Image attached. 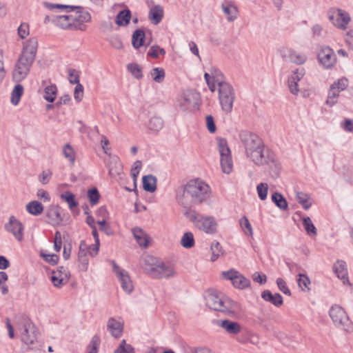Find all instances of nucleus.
Segmentation results:
<instances>
[{
	"instance_id": "nucleus-14",
	"label": "nucleus",
	"mask_w": 353,
	"mask_h": 353,
	"mask_svg": "<svg viewBox=\"0 0 353 353\" xmlns=\"http://www.w3.org/2000/svg\"><path fill=\"white\" fill-rule=\"evenodd\" d=\"M328 19L336 27L341 30L346 29L350 21L349 14L341 9H334L328 12Z\"/></svg>"
},
{
	"instance_id": "nucleus-55",
	"label": "nucleus",
	"mask_w": 353,
	"mask_h": 353,
	"mask_svg": "<svg viewBox=\"0 0 353 353\" xmlns=\"http://www.w3.org/2000/svg\"><path fill=\"white\" fill-rule=\"evenodd\" d=\"M44 6L49 10H54V8L65 9L66 12H72L74 10L75 6H66L57 3H51L48 2H44Z\"/></svg>"
},
{
	"instance_id": "nucleus-17",
	"label": "nucleus",
	"mask_w": 353,
	"mask_h": 353,
	"mask_svg": "<svg viewBox=\"0 0 353 353\" xmlns=\"http://www.w3.org/2000/svg\"><path fill=\"white\" fill-rule=\"evenodd\" d=\"M318 60L325 68L330 69L336 63V57L332 49L325 47L318 53Z\"/></svg>"
},
{
	"instance_id": "nucleus-9",
	"label": "nucleus",
	"mask_w": 353,
	"mask_h": 353,
	"mask_svg": "<svg viewBox=\"0 0 353 353\" xmlns=\"http://www.w3.org/2000/svg\"><path fill=\"white\" fill-rule=\"evenodd\" d=\"M112 267L122 290L128 294L131 293L134 285L128 272L119 267L114 261H112Z\"/></svg>"
},
{
	"instance_id": "nucleus-32",
	"label": "nucleus",
	"mask_w": 353,
	"mask_h": 353,
	"mask_svg": "<svg viewBox=\"0 0 353 353\" xmlns=\"http://www.w3.org/2000/svg\"><path fill=\"white\" fill-rule=\"evenodd\" d=\"M26 210L28 213L34 216L41 214L43 211V205L37 201H32L26 205Z\"/></svg>"
},
{
	"instance_id": "nucleus-33",
	"label": "nucleus",
	"mask_w": 353,
	"mask_h": 353,
	"mask_svg": "<svg viewBox=\"0 0 353 353\" xmlns=\"http://www.w3.org/2000/svg\"><path fill=\"white\" fill-rule=\"evenodd\" d=\"M62 152L65 159L70 162V165L73 166L76 160V152L70 143H66L63 146Z\"/></svg>"
},
{
	"instance_id": "nucleus-7",
	"label": "nucleus",
	"mask_w": 353,
	"mask_h": 353,
	"mask_svg": "<svg viewBox=\"0 0 353 353\" xmlns=\"http://www.w3.org/2000/svg\"><path fill=\"white\" fill-rule=\"evenodd\" d=\"M219 99L222 110L226 113L232 110L235 93L233 87L229 83L221 84L218 86Z\"/></svg>"
},
{
	"instance_id": "nucleus-15",
	"label": "nucleus",
	"mask_w": 353,
	"mask_h": 353,
	"mask_svg": "<svg viewBox=\"0 0 353 353\" xmlns=\"http://www.w3.org/2000/svg\"><path fill=\"white\" fill-rule=\"evenodd\" d=\"M4 228L5 230L11 233L18 241H21L23 239L24 227L14 216H10L9 221L5 224Z\"/></svg>"
},
{
	"instance_id": "nucleus-52",
	"label": "nucleus",
	"mask_w": 353,
	"mask_h": 353,
	"mask_svg": "<svg viewBox=\"0 0 353 353\" xmlns=\"http://www.w3.org/2000/svg\"><path fill=\"white\" fill-rule=\"evenodd\" d=\"M299 277L297 279V283L299 288L303 291H305L306 289L309 290V285L310 284V279L304 274H299Z\"/></svg>"
},
{
	"instance_id": "nucleus-54",
	"label": "nucleus",
	"mask_w": 353,
	"mask_h": 353,
	"mask_svg": "<svg viewBox=\"0 0 353 353\" xmlns=\"http://www.w3.org/2000/svg\"><path fill=\"white\" fill-rule=\"evenodd\" d=\"M44 6L49 10H54V8L65 9L66 12H72L74 10L75 6H66L57 3H51L48 2H44Z\"/></svg>"
},
{
	"instance_id": "nucleus-30",
	"label": "nucleus",
	"mask_w": 353,
	"mask_h": 353,
	"mask_svg": "<svg viewBox=\"0 0 353 353\" xmlns=\"http://www.w3.org/2000/svg\"><path fill=\"white\" fill-rule=\"evenodd\" d=\"M272 201L281 210L285 211L288 208V204L285 197L279 192H275L271 196Z\"/></svg>"
},
{
	"instance_id": "nucleus-39",
	"label": "nucleus",
	"mask_w": 353,
	"mask_h": 353,
	"mask_svg": "<svg viewBox=\"0 0 353 353\" xmlns=\"http://www.w3.org/2000/svg\"><path fill=\"white\" fill-rule=\"evenodd\" d=\"M199 94L188 90L183 94V99L188 106H194L196 104Z\"/></svg>"
},
{
	"instance_id": "nucleus-61",
	"label": "nucleus",
	"mask_w": 353,
	"mask_h": 353,
	"mask_svg": "<svg viewBox=\"0 0 353 353\" xmlns=\"http://www.w3.org/2000/svg\"><path fill=\"white\" fill-rule=\"evenodd\" d=\"M83 95V87L81 84H77L74 91V98L77 101H81Z\"/></svg>"
},
{
	"instance_id": "nucleus-20",
	"label": "nucleus",
	"mask_w": 353,
	"mask_h": 353,
	"mask_svg": "<svg viewBox=\"0 0 353 353\" xmlns=\"http://www.w3.org/2000/svg\"><path fill=\"white\" fill-rule=\"evenodd\" d=\"M46 216L48 218V223L59 225L62 221L59 205H51L46 210Z\"/></svg>"
},
{
	"instance_id": "nucleus-44",
	"label": "nucleus",
	"mask_w": 353,
	"mask_h": 353,
	"mask_svg": "<svg viewBox=\"0 0 353 353\" xmlns=\"http://www.w3.org/2000/svg\"><path fill=\"white\" fill-rule=\"evenodd\" d=\"M239 224L245 235L249 236H252V235H253L252 228V225H251L248 219L247 218V216H243L240 219Z\"/></svg>"
},
{
	"instance_id": "nucleus-8",
	"label": "nucleus",
	"mask_w": 353,
	"mask_h": 353,
	"mask_svg": "<svg viewBox=\"0 0 353 353\" xmlns=\"http://www.w3.org/2000/svg\"><path fill=\"white\" fill-rule=\"evenodd\" d=\"M329 314L335 325L348 331L350 328V321L344 309L339 305H332L329 311Z\"/></svg>"
},
{
	"instance_id": "nucleus-63",
	"label": "nucleus",
	"mask_w": 353,
	"mask_h": 353,
	"mask_svg": "<svg viewBox=\"0 0 353 353\" xmlns=\"http://www.w3.org/2000/svg\"><path fill=\"white\" fill-rule=\"evenodd\" d=\"M52 175V172L50 170H43L39 176V181L42 184H47Z\"/></svg>"
},
{
	"instance_id": "nucleus-58",
	"label": "nucleus",
	"mask_w": 353,
	"mask_h": 353,
	"mask_svg": "<svg viewBox=\"0 0 353 353\" xmlns=\"http://www.w3.org/2000/svg\"><path fill=\"white\" fill-rule=\"evenodd\" d=\"M41 257L48 263L54 265H56L59 261V256L55 254H41Z\"/></svg>"
},
{
	"instance_id": "nucleus-53",
	"label": "nucleus",
	"mask_w": 353,
	"mask_h": 353,
	"mask_svg": "<svg viewBox=\"0 0 353 353\" xmlns=\"http://www.w3.org/2000/svg\"><path fill=\"white\" fill-rule=\"evenodd\" d=\"M256 191L259 199L262 201L266 199L268 192V185L266 183H260L256 186Z\"/></svg>"
},
{
	"instance_id": "nucleus-6",
	"label": "nucleus",
	"mask_w": 353,
	"mask_h": 353,
	"mask_svg": "<svg viewBox=\"0 0 353 353\" xmlns=\"http://www.w3.org/2000/svg\"><path fill=\"white\" fill-rule=\"evenodd\" d=\"M185 216L195 227L208 234H214L216 231L217 223L213 216H204L198 214L195 210L187 209Z\"/></svg>"
},
{
	"instance_id": "nucleus-18",
	"label": "nucleus",
	"mask_w": 353,
	"mask_h": 353,
	"mask_svg": "<svg viewBox=\"0 0 353 353\" xmlns=\"http://www.w3.org/2000/svg\"><path fill=\"white\" fill-rule=\"evenodd\" d=\"M70 274L67 268L60 266L57 271H52L51 281L53 285L56 288H61L67 283Z\"/></svg>"
},
{
	"instance_id": "nucleus-46",
	"label": "nucleus",
	"mask_w": 353,
	"mask_h": 353,
	"mask_svg": "<svg viewBox=\"0 0 353 353\" xmlns=\"http://www.w3.org/2000/svg\"><path fill=\"white\" fill-rule=\"evenodd\" d=\"M128 70L137 79H141L143 77L141 68L136 63H129L127 65Z\"/></svg>"
},
{
	"instance_id": "nucleus-27",
	"label": "nucleus",
	"mask_w": 353,
	"mask_h": 353,
	"mask_svg": "<svg viewBox=\"0 0 353 353\" xmlns=\"http://www.w3.org/2000/svg\"><path fill=\"white\" fill-rule=\"evenodd\" d=\"M132 17L129 9L121 10L116 17L115 23L119 26H126L129 24Z\"/></svg>"
},
{
	"instance_id": "nucleus-13",
	"label": "nucleus",
	"mask_w": 353,
	"mask_h": 353,
	"mask_svg": "<svg viewBox=\"0 0 353 353\" xmlns=\"http://www.w3.org/2000/svg\"><path fill=\"white\" fill-rule=\"evenodd\" d=\"M74 10H77L72 15L73 30L84 31L86 29L85 23L90 21L91 16L87 11L83 10L81 7L75 6Z\"/></svg>"
},
{
	"instance_id": "nucleus-19",
	"label": "nucleus",
	"mask_w": 353,
	"mask_h": 353,
	"mask_svg": "<svg viewBox=\"0 0 353 353\" xmlns=\"http://www.w3.org/2000/svg\"><path fill=\"white\" fill-rule=\"evenodd\" d=\"M333 271L339 279H340L344 284H349L348 273L346 263L342 260H338L333 265Z\"/></svg>"
},
{
	"instance_id": "nucleus-36",
	"label": "nucleus",
	"mask_w": 353,
	"mask_h": 353,
	"mask_svg": "<svg viewBox=\"0 0 353 353\" xmlns=\"http://www.w3.org/2000/svg\"><path fill=\"white\" fill-rule=\"evenodd\" d=\"M340 92L335 87L330 85L325 103L330 107L334 105L337 103V99Z\"/></svg>"
},
{
	"instance_id": "nucleus-51",
	"label": "nucleus",
	"mask_w": 353,
	"mask_h": 353,
	"mask_svg": "<svg viewBox=\"0 0 353 353\" xmlns=\"http://www.w3.org/2000/svg\"><path fill=\"white\" fill-rule=\"evenodd\" d=\"M212 74V80L216 81V85L220 86L221 84L226 83L222 72L217 68H212L210 70Z\"/></svg>"
},
{
	"instance_id": "nucleus-10",
	"label": "nucleus",
	"mask_w": 353,
	"mask_h": 353,
	"mask_svg": "<svg viewBox=\"0 0 353 353\" xmlns=\"http://www.w3.org/2000/svg\"><path fill=\"white\" fill-rule=\"evenodd\" d=\"M218 147L222 170L224 173L229 174L232 170V159L226 140L225 139H219Z\"/></svg>"
},
{
	"instance_id": "nucleus-40",
	"label": "nucleus",
	"mask_w": 353,
	"mask_h": 353,
	"mask_svg": "<svg viewBox=\"0 0 353 353\" xmlns=\"http://www.w3.org/2000/svg\"><path fill=\"white\" fill-rule=\"evenodd\" d=\"M23 93V87L21 84H17L14 86L11 94V103L17 105L20 101V99Z\"/></svg>"
},
{
	"instance_id": "nucleus-24",
	"label": "nucleus",
	"mask_w": 353,
	"mask_h": 353,
	"mask_svg": "<svg viewBox=\"0 0 353 353\" xmlns=\"http://www.w3.org/2000/svg\"><path fill=\"white\" fill-rule=\"evenodd\" d=\"M221 6L228 21H233L237 18L238 10L233 3L225 2L222 3Z\"/></svg>"
},
{
	"instance_id": "nucleus-12",
	"label": "nucleus",
	"mask_w": 353,
	"mask_h": 353,
	"mask_svg": "<svg viewBox=\"0 0 353 353\" xmlns=\"http://www.w3.org/2000/svg\"><path fill=\"white\" fill-rule=\"evenodd\" d=\"M222 276L226 280L231 281L233 286L238 289L243 290L250 285V281L234 269L223 272Z\"/></svg>"
},
{
	"instance_id": "nucleus-25",
	"label": "nucleus",
	"mask_w": 353,
	"mask_h": 353,
	"mask_svg": "<svg viewBox=\"0 0 353 353\" xmlns=\"http://www.w3.org/2000/svg\"><path fill=\"white\" fill-rule=\"evenodd\" d=\"M159 262L158 259L152 255L145 256L143 259L142 265L144 272L148 276H150V270H154Z\"/></svg>"
},
{
	"instance_id": "nucleus-64",
	"label": "nucleus",
	"mask_w": 353,
	"mask_h": 353,
	"mask_svg": "<svg viewBox=\"0 0 353 353\" xmlns=\"http://www.w3.org/2000/svg\"><path fill=\"white\" fill-rule=\"evenodd\" d=\"M18 34L21 39H24L29 34V26L27 23H21L18 28Z\"/></svg>"
},
{
	"instance_id": "nucleus-29",
	"label": "nucleus",
	"mask_w": 353,
	"mask_h": 353,
	"mask_svg": "<svg viewBox=\"0 0 353 353\" xmlns=\"http://www.w3.org/2000/svg\"><path fill=\"white\" fill-rule=\"evenodd\" d=\"M221 326L229 334H237L241 332V327L239 323L231 321L230 320H223L221 323Z\"/></svg>"
},
{
	"instance_id": "nucleus-1",
	"label": "nucleus",
	"mask_w": 353,
	"mask_h": 353,
	"mask_svg": "<svg viewBox=\"0 0 353 353\" xmlns=\"http://www.w3.org/2000/svg\"><path fill=\"white\" fill-rule=\"evenodd\" d=\"M239 139L245 149L246 157L256 165L277 166L278 161L274 152L265 148L263 140L257 134L244 130L239 133Z\"/></svg>"
},
{
	"instance_id": "nucleus-56",
	"label": "nucleus",
	"mask_w": 353,
	"mask_h": 353,
	"mask_svg": "<svg viewBox=\"0 0 353 353\" xmlns=\"http://www.w3.org/2000/svg\"><path fill=\"white\" fill-rule=\"evenodd\" d=\"M331 86L335 87V88L339 90V92L343 91L348 86V80L345 77L341 78L334 81Z\"/></svg>"
},
{
	"instance_id": "nucleus-21",
	"label": "nucleus",
	"mask_w": 353,
	"mask_h": 353,
	"mask_svg": "<svg viewBox=\"0 0 353 353\" xmlns=\"http://www.w3.org/2000/svg\"><path fill=\"white\" fill-rule=\"evenodd\" d=\"M52 21L61 29L73 30L71 14L54 17Z\"/></svg>"
},
{
	"instance_id": "nucleus-23",
	"label": "nucleus",
	"mask_w": 353,
	"mask_h": 353,
	"mask_svg": "<svg viewBox=\"0 0 353 353\" xmlns=\"http://www.w3.org/2000/svg\"><path fill=\"white\" fill-rule=\"evenodd\" d=\"M149 19L154 24H159L163 17V9L160 5L153 6L149 11Z\"/></svg>"
},
{
	"instance_id": "nucleus-49",
	"label": "nucleus",
	"mask_w": 353,
	"mask_h": 353,
	"mask_svg": "<svg viewBox=\"0 0 353 353\" xmlns=\"http://www.w3.org/2000/svg\"><path fill=\"white\" fill-rule=\"evenodd\" d=\"M87 196L92 206L96 205L99 203L100 195L96 188L88 190Z\"/></svg>"
},
{
	"instance_id": "nucleus-4",
	"label": "nucleus",
	"mask_w": 353,
	"mask_h": 353,
	"mask_svg": "<svg viewBox=\"0 0 353 353\" xmlns=\"http://www.w3.org/2000/svg\"><path fill=\"white\" fill-rule=\"evenodd\" d=\"M205 304L209 308L228 315H233L239 312L241 310L239 303L215 292H208L205 296Z\"/></svg>"
},
{
	"instance_id": "nucleus-5",
	"label": "nucleus",
	"mask_w": 353,
	"mask_h": 353,
	"mask_svg": "<svg viewBox=\"0 0 353 353\" xmlns=\"http://www.w3.org/2000/svg\"><path fill=\"white\" fill-rule=\"evenodd\" d=\"M16 325L20 339L23 343L30 347L37 342V328L28 317L25 316L17 317Z\"/></svg>"
},
{
	"instance_id": "nucleus-57",
	"label": "nucleus",
	"mask_w": 353,
	"mask_h": 353,
	"mask_svg": "<svg viewBox=\"0 0 353 353\" xmlns=\"http://www.w3.org/2000/svg\"><path fill=\"white\" fill-rule=\"evenodd\" d=\"M276 284L279 290H281L283 294L288 296L291 295V292L288 288L286 282L285 281L284 279H283L282 278H278L276 279Z\"/></svg>"
},
{
	"instance_id": "nucleus-60",
	"label": "nucleus",
	"mask_w": 353,
	"mask_h": 353,
	"mask_svg": "<svg viewBox=\"0 0 353 353\" xmlns=\"http://www.w3.org/2000/svg\"><path fill=\"white\" fill-rule=\"evenodd\" d=\"M206 120V126L208 131L210 133H214L216 132V128L214 122V117L212 115H208L205 118Z\"/></svg>"
},
{
	"instance_id": "nucleus-41",
	"label": "nucleus",
	"mask_w": 353,
	"mask_h": 353,
	"mask_svg": "<svg viewBox=\"0 0 353 353\" xmlns=\"http://www.w3.org/2000/svg\"><path fill=\"white\" fill-rule=\"evenodd\" d=\"M135 348L130 344L127 343L125 339L121 341L118 347L113 353H135Z\"/></svg>"
},
{
	"instance_id": "nucleus-43",
	"label": "nucleus",
	"mask_w": 353,
	"mask_h": 353,
	"mask_svg": "<svg viewBox=\"0 0 353 353\" xmlns=\"http://www.w3.org/2000/svg\"><path fill=\"white\" fill-rule=\"evenodd\" d=\"M297 201L305 210H308L312 204L309 203L310 196L303 192H297L296 194Z\"/></svg>"
},
{
	"instance_id": "nucleus-3",
	"label": "nucleus",
	"mask_w": 353,
	"mask_h": 353,
	"mask_svg": "<svg viewBox=\"0 0 353 353\" xmlns=\"http://www.w3.org/2000/svg\"><path fill=\"white\" fill-rule=\"evenodd\" d=\"M38 41L34 37L30 38L23 43L22 51L16 61L12 72L13 79L17 82L23 80L29 74L37 51Z\"/></svg>"
},
{
	"instance_id": "nucleus-48",
	"label": "nucleus",
	"mask_w": 353,
	"mask_h": 353,
	"mask_svg": "<svg viewBox=\"0 0 353 353\" xmlns=\"http://www.w3.org/2000/svg\"><path fill=\"white\" fill-rule=\"evenodd\" d=\"M151 77L154 81L161 83L165 79V72L163 68H154L150 72Z\"/></svg>"
},
{
	"instance_id": "nucleus-37",
	"label": "nucleus",
	"mask_w": 353,
	"mask_h": 353,
	"mask_svg": "<svg viewBox=\"0 0 353 353\" xmlns=\"http://www.w3.org/2000/svg\"><path fill=\"white\" fill-rule=\"evenodd\" d=\"M163 127V121L158 117H152L148 123V128L150 131L159 132Z\"/></svg>"
},
{
	"instance_id": "nucleus-26",
	"label": "nucleus",
	"mask_w": 353,
	"mask_h": 353,
	"mask_svg": "<svg viewBox=\"0 0 353 353\" xmlns=\"http://www.w3.org/2000/svg\"><path fill=\"white\" fill-rule=\"evenodd\" d=\"M124 328V321L119 318L115 319L112 318V336L116 339L120 338L123 335Z\"/></svg>"
},
{
	"instance_id": "nucleus-16",
	"label": "nucleus",
	"mask_w": 353,
	"mask_h": 353,
	"mask_svg": "<svg viewBox=\"0 0 353 353\" xmlns=\"http://www.w3.org/2000/svg\"><path fill=\"white\" fill-rule=\"evenodd\" d=\"M279 52L283 59L289 60L298 65L303 64L307 60V57L305 54L299 53L288 47L281 48Z\"/></svg>"
},
{
	"instance_id": "nucleus-22",
	"label": "nucleus",
	"mask_w": 353,
	"mask_h": 353,
	"mask_svg": "<svg viewBox=\"0 0 353 353\" xmlns=\"http://www.w3.org/2000/svg\"><path fill=\"white\" fill-rule=\"evenodd\" d=\"M261 297L263 300L271 303L276 307H280L283 303V297L280 294L275 293L274 294H272L268 290L262 292Z\"/></svg>"
},
{
	"instance_id": "nucleus-62",
	"label": "nucleus",
	"mask_w": 353,
	"mask_h": 353,
	"mask_svg": "<svg viewBox=\"0 0 353 353\" xmlns=\"http://www.w3.org/2000/svg\"><path fill=\"white\" fill-rule=\"evenodd\" d=\"M305 71L304 69H296L293 71L292 74L289 77L292 81H300L304 77Z\"/></svg>"
},
{
	"instance_id": "nucleus-47",
	"label": "nucleus",
	"mask_w": 353,
	"mask_h": 353,
	"mask_svg": "<svg viewBox=\"0 0 353 353\" xmlns=\"http://www.w3.org/2000/svg\"><path fill=\"white\" fill-rule=\"evenodd\" d=\"M303 225L304 226V228L309 235H316V228L313 224L311 219L309 216L304 217L303 219Z\"/></svg>"
},
{
	"instance_id": "nucleus-38",
	"label": "nucleus",
	"mask_w": 353,
	"mask_h": 353,
	"mask_svg": "<svg viewBox=\"0 0 353 353\" xmlns=\"http://www.w3.org/2000/svg\"><path fill=\"white\" fill-rule=\"evenodd\" d=\"M57 93L56 85L52 84L48 85L44 89L43 98L48 102L52 103L54 101Z\"/></svg>"
},
{
	"instance_id": "nucleus-31",
	"label": "nucleus",
	"mask_w": 353,
	"mask_h": 353,
	"mask_svg": "<svg viewBox=\"0 0 353 353\" xmlns=\"http://www.w3.org/2000/svg\"><path fill=\"white\" fill-rule=\"evenodd\" d=\"M145 37V32L141 29L136 30L132 37V46L135 49L143 46Z\"/></svg>"
},
{
	"instance_id": "nucleus-34",
	"label": "nucleus",
	"mask_w": 353,
	"mask_h": 353,
	"mask_svg": "<svg viewBox=\"0 0 353 353\" xmlns=\"http://www.w3.org/2000/svg\"><path fill=\"white\" fill-rule=\"evenodd\" d=\"M134 237L140 246L147 247L148 240L143 230L140 228H134L132 230Z\"/></svg>"
},
{
	"instance_id": "nucleus-42",
	"label": "nucleus",
	"mask_w": 353,
	"mask_h": 353,
	"mask_svg": "<svg viewBox=\"0 0 353 353\" xmlns=\"http://www.w3.org/2000/svg\"><path fill=\"white\" fill-rule=\"evenodd\" d=\"M181 245L185 248H191L194 245V235L190 232H185L181 240Z\"/></svg>"
},
{
	"instance_id": "nucleus-50",
	"label": "nucleus",
	"mask_w": 353,
	"mask_h": 353,
	"mask_svg": "<svg viewBox=\"0 0 353 353\" xmlns=\"http://www.w3.org/2000/svg\"><path fill=\"white\" fill-rule=\"evenodd\" d=\"M101 343V340L99 337L97 335H94L89 345L87 347L88 353H98L99 347Z\"/></svg>"
},
{
	"instance_id": "nucleus-28",
	"label": "nucleus",
	"mask_w": 353,
	"mask_h": 353,
	"mask_svg": "<svg viewBox=\"0 0 353 353\" xmlns=\"http://www.w3.org/2000/svg\"><path fill=\"white\" fill-rule=\"evenodd\" d=\"M143 187L144 190L149 192H154L157 189V178L152 175L148 174L143 176Z\"/></svg>"
},
{
	"instance_id": "nucleus-35",
	"label": "nucleus",
	"mask_w": 353,
	"mask_h": 353,
	"mask_svg": "<svg viewBox=\"0 0 353 353\" xmlns=\"http://www.w3.org/2000/svg\"><path fill=\"white\" fill-rule=\"evenodd\" d=\"M60 198L68 203V208L70 210H73L74 208L78 205V202L75 199V195L71 192H64L60 195Z\"/></svg>"
},
{
	"instance_id": "nucleus-11",
	"label": "nucleus",
	"mask_w": 353,
	"mask_h": 353,
	"mask_svg": "<svg viewBox=\"0 0 353 353\" xmlns=\"http://www.w3.org/2000/svg\"><path fill=\"white\" fill-rule=\"evenodd\" d=\"M150 277L157 279H170L176 275L174 266L170 263L159 262L154 270H150Z\"/></svg>"
},
{
	"instance_id": "nucleus-59",
	"label": "nucleus",
	"mask_w": 353,
	"mask_h": 353,
	"mask_svg": "<svg viewBox=\"0 0 353 353\" xmlns=\"http://www.w3.org/2000/svg\"><path fill=\"white\" fill-rule=\"evenodd\" d=\"M298 83H299L298 81H292V79L291 78L288 77V88L290 90V92L294 95H297L299 92Z\"/></svg>"
},
{
	"instance_id": "nucleus-2",
	"label": "nucleus",
	"mask_w": 353,
	"mask_h": 353,
	"mask_svg": "<svg viewBox=\"0 0 353 353\" xmlns=\"http://www.w3.org/2000/svg\"><path fill=\"white\" fill-rule=\"evenodd\" d=\"M211 194L210 185L199 179H195L178 188L176 199L180 205L188 208V205H199L207 201Z\"/></svg>"
},
{
	"instance_id": "nucleus-45",
	"label": "nucleus",
	"mask_w": 353,
	"mask_h": 353,
	"mask_svg": "<svg viewBox=\"0 0 353 353\" xmlns=\"http://www.w3.org/2000/svg\"><path fill=\"white\" fill-rule=\"evenodd\" d=\"M210 250L212 251L211 261L212 262L217 260L223 254L222 247L218 241H214L212 243Z\"/></svg>"
}]
</instances>
